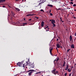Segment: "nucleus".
Listing matches in <instances>:
<instances>
[{
  "instance_id": "nucleus-33",
  "label": "nucleus",
  "mask_w": 76,
  "mask_h": 76,
  "mask_svg": "<svg viewBox=\"0 0 76 76\" xmlns=\"http://www.w3.org/2000/svg\"><path fill=\"white\" fill-rule=\"evenodd\" d=\"M70 4H73V3L72 2H70Z\"/></svg>"
},
{
  "instance_id": "nucleus-45",
  "label": "nucleus",
  "mask_w": 76,
  "mask_h": 76,
  "mask_svg": "<svg viewBox=\"0 0 76 76\" xmlns=\"http://www.w3.org/2000/svg\"><path fill=\"white\" fill-rule=\"evenodd\" d=\"M58 41V39H57V41Z\"/></svg>"
},
{
  "instance_id": "nucleus-31",
  "label": "nucleus",
  "mask_w": 76,
  "mask_h": 76,
  "mask_svg": "<svg viewBox=\"0 0 76 76\" xmlns=\"http://www.w3.org/2000/svg\"><path fill=\"white\" fill-rule=\"evenodd\" d=\"M60 21L61 22V21H62V19L61 17L60 18Z\"/></svg>"
},
{
  "instance_id": "nucleus-19",
  "label": "nucleus",
  "mask_w": 76,
  "mask_h": 76,
  "mask_svg": "<svg viewBox=\"0 0 76 76\" xmlns=\"http://www.w3.org/2000/svg\"><path fill=\"white\" fill-rule=\"evenodd\" d=\"M43 3V2H41L40 3H39V4L38 5V6H40L41 5V4Z\"/></svg>"
},
{
  "instance_id": "nucleus-10",
  "label": "nucleus",
  "mask_w": 76,
  "mask_h": 76,
  "mask_svg": "<svg viewBox=\"0 0 76 76\" xmlns=\"http://www.w3.org/2000/svg\"><path fill=\"white\" fill-rule=\"evenodd\" d=\"M71 48H75V45L74 44H72L71 45Z\"/></svg>"
},
{
  "instance_id": "nucleus-12",
  "label": "nucleus",
  "mask_w": 76,
  "mask_h": 76,
  "mask_svg": "<svg viewBox=\"0 0 76 76\" xmlns=\"http://www.w3.org/2000/svg\"><path fill=\"white\" fill-rule=\"evenodd\" d=\"M48 26L47 27H45V28H44V29H46V30H47L46 31V32H47V31H49V30H47V28H48V29H49V28H48Z\"/></svg>"
},
{
  "instance_id": "nucleus-49",
  "label": "nucleus",
  "mask_w": 76,
  "mask_h": 76,
  "mask_svg": "<svg viewBox=\"0 0 76 76\" xmlns=\"http://www.w3.org/2000/svg\"><path fill=\"white\" fill-rule=\"evenodd\" d=\"M52 21V20H50V22H51V21Z\"/></svg>"
},
{
  "instance_id": "nucleus-46",
  "label": "nucleus",
  "mask_w": 76,
  "mask_h": 76,
  "mask_svg": "<svg viewBox=\"0 0 76 76\" xmlns=\"http://www.w3.org/2000/svg\"><path fill=\"white\" fill-rule=\"evenodd\" d=\"M56 48V50H57V51H58V49H57V48Z\"/></svg>"
},
{
  "instance_id": "nucleus-55",
  "label": "nucleus",
  "mask_w": 76,
  "mask_h": 76,
  "mask_svg": "<svg viewBox=\"0 0 76 76\" xmlns=\"http://www.w3.org/2000/svg\"><path fill=\"white\" fill-rule=\"evenodd\" d=\"M74 11H76V10H74Z\"/></svg>"
},
{
  "instance_id": "nucleus-51",
  "label": "nucleus",
  "mask_w": 76,
  "mask_h": 76,
  "mask_svg": "<svg viewBox=\"0 0 76 76\" xmlns=\"http://www.w3.org/2000/svg\"><path fill=\"white\" fill-rule=\"evenodd\" d=\"M38 7V6H35V7Z\"/></svg>"
},
{
  "instance_id": "nucleus-57",
  "label": "nucleus",
  "mask_w": 76,
  "mask_h": 76,
  "mask_svg": "<svg viewBox=\"0 0 76 76\" xmlns=\"http://www.w3.org/2000/svg\"><path fill=\"white\" fill-rule=\"evenodd\" d=\"M75 40H76V39H74V41H75Z\"/></svg>"
},
{
  "instance_id": "nucleus-27",
  "label": "nucleus",
  "mask_w": 76,
  "mask_h": 76,
  "mask_svg": "<svg viewBox=\"0 0 76 76\" xmlns=\"http://www.w3.org/2000/svg\"><path fill=\"white\" fill-rule=\"evenodd\" d=\"M39 73H41V72H37L36 73V74H37L38 75V74H39Z\"/></svg>"
},
{
  "instance_id": "nucleus-61",
  "label": "nucleus",
  "mask_w": 76,
  "mask_h": 76,
  "mask_svg": "<svg viewBox=\"0 0 76 76\" xmlns=\"http://www.w3.org/2000/svg\"><path fill=\"white\" fill-rule=\"evenodd\" d=\"M73 16H75V15H73Z\"/></svg>"
},
{
  "instance_id": "nucleus-41",
  "label": "nucleus",
  "mask_w": 76,
  "mask_h": 76,
  "mask_svg": "<svg viewBox=\"0 0 76 76\" xmlns=\"http://www.w3.org/2000/svg\"><path fill=\"white\" fill-rule=\"evenodd\" d=\"M26 63H27V65H28V63H28V62H26Z\"/></svg>"
},
{
  "instance_id": "nucleus-48",
  "label": "nucleus",
  "mask_w": 76,
  "mask_h": 76,
  "mask_svg": "<svg viewBox=\"0 0 76 76\" xmlns=\"http://www.w3.org/2000/svg\"><path fill=\"white\" fill-rule=\"evenodd\" d=\"M72 69H73V66H72L71 67Z\"/></svg>"
},
{
  "instance_id": "nucleus-50",
  "label": "nucleus",
  "mask_w": 76,
  "mask_h": 76,
  "mask_svg": "<svg viewBox=\"0 0 76 76\" xmlns=\"http://www.w3.org/2000/svg\"><path fill=\"white\" fill-rule=\"evenodd\" d=\"M60 48H62V46H60Z\"/></svg>"
},
{
  "instance_id": "nucleus-18",
  "label": "nucleus",
  "mask_w": 76,
  "mask_h": 76,
  "mask_svg": "<svg viewBox=\"0 0 76 76\" xmlns=\"http://www.w3.org/2000/svg\"><path fill=\"white\" fill-rule=\"evenodd\" d=\"M33 16V15L29 14H28L26 16Z\"/></svg>"
},
{
  "instance_id": "nucleus-56",
  "label": "nucleus",
  "mask_w": 76,
  "mask_h": 76,
  "mask_svg": "<svg viewBox=\"0 0 76 76\" xmlns=\"http://www.w3.org/2000/svg\"><path fill=\"white\" fill-rule=\"evenodd\" d=\"M64 22V21H62V22Z\"/></svg>"
},
{
  "instance_id": "nucleus-52",
  "label": "nucleus",
  "mask_w": 76,
  "mask_h": 76,
  "mask_svg": "<svg viewBox=\"0 0 76 76\" xmlns=\"http://www.w3.org/2000/svg\"><path fill=\"white\" fill-rule=\"evenodd\" d=\"M23 20H25V18H24Z\"/></svg>"
},
{
  "instance_id": "nucleus-2",
  "label": "nucleus",
  "mask_w": 76,
  "mask_h": 76,
  "mask_svg": "<svg viewBox=\"0 0 76 76\" xmlns=\"http://www.w3.org/2000/svg\"><path fill=\"white\" fill-rule=\"evenodd\" d=\"M23 61H22L21 62H18L17 64V67H22V63H23Z\"/></svg>"
},
{
  "instance_id": "nucleus-47",
  "label": "nucleus",
  "mask_w": 76,
  "mask_h": 76,
  "mask_svg": "<svg viewBox=\"0 0 76 76\" xmlns=\"http://www.w3.org/2000/svg\"><path fill=\"white\" fill-rule=\"evenodd\" d=\"M3 7H5V6L4 5L3 6Z\"/></svg>"
},
{
  "instance_id": "nucleus-58",
  "label": "nucleus",
  "mask_w": 76,
  "mask_h": 76,
  "mask_svg": "<svg viewBox=\"0 0 76 76\" xmlns=\"http://www.w3.org/2000/svg\"><path fill=\"white\" fill-rule=\"evenodd\" d=\"M43 12H44V11L43 10Z\"/></svg>"
},
{
  "instance_id": "nucleus-9",
  "label": "nucleus",
  "mask_w": 76,
  "mask_h": 76,
  "mask_svg": "<svg viewBox=\"0 0 76 76\" xmlns=\"http://www.w3.org/2000/svg\"><path fill=\"white\" fill-rule=\"evenodd\" d=\"M6 0H0V3H3V2H5V1Z\"/></svg>"
},
{
  "instance_id": "nucleus-35",
  "label": "nucleus",
  "mask_w": 76,
  "mask_h": 76,
  "mask_svg": "<svg viewBox=\"0 0 76 76\" xmlns=\"http://www.w3.org/2000/svg\"><path fill=\"white\" fill-rule=\"evenodd\" d=\"M50 15L51 16H53V14H52L51 13H50Z\"/></svg>"
},
{
  "instance_id": "nucleus-28",
  "label": "nucleus",
  "mask_w": 76,
  "mask_h": 76,
  "mask_svg": "<svg viewBox=\"0 0 76 76\" xmlns=\"http://www.w3.org/2000/svg\"><path fill=\"white\" fill-rule=\"evenodd\" d=\"M42 26H39V29H41V28H42Z\"/></svg>"
},
{
  "instance_id": "nucleus-25",
  "label": "nucleus",
  "mask_w": 76,
  "mask_h": 76,
  "mask_svg": "<svg viewBox=\"0 0 76 76\" xmlns=\"http://www.w3.org/2000/svg\"><path fill=\"white\" fill-rule=\"evenodd\" d=\"M53 25V27H55L56 26V24L55 23H52Z\"/></svg>"
},
{
  "instance_id": "nucleus-44",
  "label": "nucleus",
  "mask_w": 76,
  "mask_h": 76,
  "mask_svg": "<svg viewBox=\"0 0 76 76\" xmlns=\"http://www.w3.org/2000/svg\"><path fill=\"white\" fill-rule=\"evenodd\" d=\"M51 10H50V12H49V13H51Z\"/></svg>"
},
{
  "instance_id": "nucleus-22",
  "label": "nucleus",
  "mask_w": 76,
  "mask_h": 76,
  "mask_svg": "<svg viewBox=\"0 0 76 76\" xmlns=\"http://www.w3.org/2000/svg\"><path fill=\"white\" fill-rule=\"evenodd\" d=\"M30 67L31 68H34V65H30Z\"/></svg>"
},
{
  "instance_id": "nucleus-16",
  "label": "nucleus",
  "mask_w": 76,
  "mask_h": 76,
  "mask_svg": "<svg viewBox=\"0 0 76 76\" xmlns=\"http://www.w3.org/2000/svg\"><path fill=\"white\" fill-rule=\"evenodd\" d=\"M68 68H69V65H66V69H65V70H67L68 69Z\"/></svg>"
},
{
  "instance_id": "nucleus-53",
  "label": "nucleus",
  "mask_w": 76,
  "mask_h": 76,
  "mask_svg": "<svg viewBox=\"0 0 76 76\" xmlns=\"http://www.w3.org/2000/svg\"><path fill=\"white\" fill-rule=\"evenodd\" d=\"M11 19H12V17H11Z\"/></svg>"
},
{
  "instance_id": "nucleus-6",
  "label": "nucleus",
  "mask_w": 76,
  "mask_h": 76,
  "mask_svg": "<svg viewBox=\"0 0 76 76\" xmlns=\"http://www.w3.org/2000/svg\"><path fill=\"white\" fill-rule=\"evenodd\" d=\"M41 25L42 27H43L44 26V22L43 21H42L41 23Z\"/></svg>"
},
{
  "instance_id": "nucleus-4",
  "label": "nucleus",
  "mask_w": 76,
  "mask_h": 76,
  "mask_svg": "<svg viewBox=\"0 0 76 76\" xmlns=\"http://www.w3.org/2000/svg\"><path fill=\"white\" fill-rule=\"evenodd\" d=\"M59 60V58H57L56 59H55L54 61V63L55 64V63H57L58 61Z\"/></svg>"
},
{
  "instance_id": "nucleus-40",
  "label": "nucleus",
  "mask_w": 76,
  "mask_h": 76,
  "mask_svg": "<svg viewBox=\"0 0 76 76\" xmlns=\"http://www.w3.org/2000/svg\"><path fill=\"white\" fill-rule=\"evenodd\" d=\"M40 11H41V12H42V11H43V10H42V9L41 10H40Z\"/></svg>"
},
{
  "instance_id": "nucleus-13",
  "label": "nucleus",
  "mask_w": 76,
  "mask_h": 76,
  "mask_svg": "<svg viewBox=\"0 0 76 76\" xmlns=\"http://www.w3.org/2000/svg\"><path fill=\"white\" fill-rule=\"evenodd\" d=\"M66 66V61H64V63L63 65H62V67H64Z\"/></svg>"
},
{
  "instance_id": "nucleus-20",
  "label": "nucleus",
  "mask_w": 76,
  "mask_h": 76,
  "mask_svg": "<svg viewBox=\"0 0 76 76\" xmlns=\"http://www.w3.org/2000/svg\"><path fill=\"white\" fill-rule=\"evenodd\" d=\"M42 2L43 3H44V2H45V1H46V0H42ZM42 1V0H40V1Z\"/></svg>"
},
{
  "instance_id": "nucleus-64",
  "label": "nucleus",
  "mask_w": 76,
  "mask_h": 76,
  "mask_svg": "<svg viewBox=\"0 0 76 76\" xmlns=\"http://www.w3.org/2000/svg\"><path fill=\"white\" fill-rule=\"evenodd\" d=\"M72 14H73V13H72Z\"/></svg>"
},
{
  "instance_id": "nucleus-24",
  "label": "nucleus",
  "mask_w": 76,
  "mask_h": 76,
  "mask_svg": "<svg viewBox=\"0 0 76 76\" xmlns=\"http://www.w3.org/2000/svg\"><path fill=\"white\" fill-rule=\"evenodd\" d=\"M23 26H25V25H26V24H27V23H23Z\"/></svg>"
},
{
  "instance_id": "nucleus-59",
  "label": "nucleus",
  "mask_w": 76,
  "mask_h": 76,
  "mask_svg": "<svg viewBox=\"0 0 76 76\" xmlns=\"http://www.w3.org/2000/svg\"><path fill=\"white\" fill-rule=\"evenodd\" d=\"M22 0V1H23V0Z\"/></svg>"
},
{
  "instance_id": "nucleus-38",
  "label": "nucleus",
  "mask_w": 76,
  "mask_h": 76,
  "mask_svg": "<svg viewBox=\"0 0 76 76\" xmlns=\"http://www.w3.org/2000/svg\"><path fill=\"white\" fill-rule=\"evenodd\" d=\"M67 75V73H66L65 75V76H66Z\"/></svg>"
},
{
  "instance_id": "nucleus-34",
  "label": "nucleus",
  "mask_w": 76,
  "mask_h": 76,
  "mask_svg": "<svg viewBox=\"0 0 76 76\" xmlns=\"http://www.w3.org/2000/svg\"><path fill=\"white\" fill-rule=\"evenodd\" d=\"M19 1V0H15V1L17 2V1Z\"/></svg>"
},
{
  "instance_id": "nucleus-26",
  "label": "nucleus",
  "mask_w": 76,
  "mask_h": 76,
  "mask_svg": "<svg viewBox=\"0 0 76 76\" xmlns=\"http://www.w3.org/2000/svg\"><path fill=\"white\" fill-rule=\"evenodd\" d=\"M68 72H71V71L70 70V69H68Z\"/></svg>"
},
{
  "instance_id": "nucleus-7",
  "label": "nucleus",
  "mask_w": 76,
  "mask_h": 76,
  "mask_svg": "<svg viewBox=\"0 0 76 76\" xmlns=\"http://www.w3.org/2000/svg\"><path fill=\"white\" fill-rule=\"evenodd\" d=\"M60 46H61V45H60V44L58 43L57 45H56V47H57V48H60Z\"/></svg>"
},
{
  "instance_id": "nucleus-37",
  "label": "nucleus",
  "mask_w": 76,
  "mask_h": 76,
  "mask_svg": "<svg viewBox=\"0 0 76 76\" xmlns=\"http://www.w3.org/2000/svg\"><path fill=\"white\" fill-rule=\"evenodd\" d=\"M35 18H36L37 19H38V18H39V17H35Z\"/></svg>"
},
{
  "instance_id": "nucleus-43",
  "label": "nucleus",
  "mask_w": 76,
  "mask_h": 76,
  "mask_svg": "<svg viewBox=\"0 0 76 76\" xmlns=\"http://www.w3.org/2000/svg\"><path fill=\"white\" fill-rule=\"evenodd\" d=\"M69 76H71V74L70 73Z\"/></svg>"
},
{
  "instance_id": "nucleus-32",
  "label": "nucleus",
  "mask_w": 76,
  "mask_h": 76,
  "mask_svg": "<svg viewBox=\"0 0 76 76\" xmlns=\"http://www.w3.org/2000/svg\"><path fill=\"white\" fill-rule=\"evenodd\" d=\"M76 6V5L75 4H74L73 5V7H75Z\"/></svg>"
},
{
  "instance_id": "nucleus-14",
  "label": "nucleus",
  "mask_w": 76,
  "mask_h": 76,
  "mask_svg": "<svg viewBox=\"0 0 76 76\" xmlns=\"http://www.w3.org/2000/svg\"><path fill=\"white\" fill-rule=\"evenodd\" d=\"M51 23H56V21H55V20H53V19L51 21Z\"/></svg>"
},
{
  "instance_id": "nucleus-3",
  "label": "nucleus",
  "mask_w": 76,
  "mask_h": 76,
  "mask_svg": "<svg viewBox=\"0 0 76 76\" xmlns=\"http://www.w3.org/2000/svg\"><path fill=\"white\" fill-rule=\"evenodd\" d=\"M34 69H31V70H28L27 72L28 73V72H31L28 73V75L29 76H31V75H32V73H33V72H34Z\"/></svg>"
},
{
  "instance_id": "nucleus-60",
  "label": "nucleus",
  "mask_w": 76,
  "mask_h": 76,
  "mask_svg": "<svg viewBox=\"0 0 76 76\" xmlns=\"http://www.w3.org/2000/svg\"><path fill=\"white\" fill-rule=\"evenodd\" d=\"M48 76H50V75H48Z\"/></svg>"
},
{
  "instance_id": "nucleus-11",
  "label": "nucleus",
  "mask_w": 76,
  "mask_h": 76,
  "mask_svg": "<svg viewBox=\"0 0 76 76\" xmlns=\"http://www.w3.org/2000/svg\"><path fill=\"white\" fill-rule=\"evenodd\" d=\"M49 7H53V5L51 4H48L47 5Z\"/></svg>"
},
{
  "instance_id": "nucleus-15",
  "label": "nucleus",
  "mask_w": 76,
  "mask_h": 76,
  "mask_svg": "<svg viewBox=\"0 0 76 76\" xmlns=\"http://www.w3.org/2000/svg\"><path fill=\"white\" fill-rule=\"evenodd\" d=\"M15 15V13H13V12H11V16H14Z\"/></svg>"
},
{
  "instance_id": "nucleus-23",
  "label": "nucleus",
  "mask_w": 76,
  "mask_h": 76,
  "mask_svg": "<svg viewBox=\"0 0 76 76\" xmlns=\"http://www.w3.org/2000/svg\"><path fill=\"white\" fill-rule=\"evenodd\" d=\"M62 43V42H61V41H60V42H59V45H61V43Z\"/></svg>"
},
{
  "instance_id": "nucleus-8",
  "label": "nucleus",
  "mask_w": 76,
  "mask_h": 76,
  "mask_svg": "<svg viewBox=\"0 0 76 76\" xmlns=\"http://www.w3.org/2000/svg\"><path fill=\"white\" fill-rule=\"evenodd\" d=\"M23 62L22 63V67H23V69H24L25 68V66H26V65H25V64H23Z\"/></svg>"
},
{
  "instance_id": "nucleus-39",
  "label": "nucleus",
  "mask_w": 76,
  "mask_h": 76,
  "mask_svg": "<svg viewBox=\"0 0 76 76\" xmlns=\"http://www.w3.org/2000/svg\"><path fill=\"white\" fill-rule=\"evenodd\" d=\"M31 20H32V19H30L28 20L29 21H30Z\"/></svg>"
},
{
  "instance_id": "nucleus-36",
  "label": "nucleus",
  "mask_w": 76,
  "mask_h": 76,
  "mask_svg": "<svg viewBox=\"0 0 76 76\" xmlns=\"http://www.w3.org/2000/svg\"><path fill=\"white\" fill-rule=\"evenodd\" d=\"M73 17L74 18V19H76V17H75L73 16Z\"/></svg>"
},
{
  "instance_id": "nucleus-17",
  "label": "nucleus",
  "mask_w": 76,
  "mask_h": 76,
  "mask_svg": "<svg viewBox=\"0 0 76 76\" xmlns=\"http://www.w3.org/2000/svg\"><path fill=\"white\" fill-rule=\"evenodd\" d=\"M69 39H70V41H71L72 40V36H70Z\"/></svg>"
},
{
  "instance_id": "nucleus-62",
  "label": "nucleus",
  "mask_w": 76,
  "mask_h": 76,
  "mask_svg": "<svg viewBox=\"0 0 76 76\" xmlns=\"http://www.w3.org/2000/svg\"><path fill=\"white\" fill-rule=\"evenodd\" d=\"M9 6V7H10V6Z\"/></svg>"
},
{
  "instance_id": "nucleus-54",
  "label": "nucleus",
  "mask_w": 76,
  "mask_h": 76,
  "mask_svg": "<svg viewBox=\"0 0 76 76\" xmlns=\"http://www.w3.org/2000/svg\"><path fill=\"white\" fill-rule=\"evenodd\" d=\"M76 65V64H75V66Z\"/></svg>"
},
{
  "instance_id": "nucleus-1",
  "label": "nucleus",
  "mask_w": 76,
  "mask_h": 76,
  "mask_svg": "<svg viewBox=\"0 0 76 76\" xmlns=\"http://www.w3.org/2000/svg\"><path fill=\"white\" fill-rule=\"evenodd\" d=\"M56 69H55L53 70L52 71V73H53V74H54V75H58L59 74H58V71H57L56 72Z\"/></svg>"
},
{
  "instance_id": "nucleus-21",
  "label": "nucleus",
  "mask_w": 76,
  "mask_h": 76,
  "mask_svg": "<svg viewBox=\"0 0 76 76\" xmlns=\"http://www.w3.org/2000/svg\"><path fill=\"white\" fill-rule=\"evenodd\" d=\"M15 9H16V10H18V12L20 11V10L19 9V8H15Z\"/></svg>"
},
{
  "instance_id": "nucleus-29",
  "label": "nucleus",
  "mask_w": 76,
  "mask_h": 76,
  "mask_svg": "<svg viewBox=\"0 0 76 76\" xmlns=\"http://www.w3.org/2000/svg\"><path fill=\"white\" fill-rule=\"evenodd\" d=\"M57 10H61V8H59L58 9H57Z\"/></svg>"
},
{
  "instance_id": "nucleus-30",
  "label": "nucleus",
  "mask_w": 76,
  "mask_h": 76,
  "mask_svg": "<svg viewBox=\"0 0 76 76\" xmlns=\"http://www.w3.org/2000/svg\"><path fill=\"white\" fill-rule=\"evenodd\" d=\"M70 50V49H69L68 50H67V53H69V51Z\"/></svg>"
},
{
  "instance_id": "nucleus-63",
  "label": "nucleus",
  "mask_w": 76,
  "mask_h": 76,
  "mask_svg": "<svg viewBox=\"0 0 76 76\" xmlns=\"http://www.w3.org/2000/svg\"><path fill=\"white\" fill-rule=\"evenodd\" d=\"M70 9V8H69V9Z\"/></svg>"
},
{
  "instance_id": "nucleus-42",
  "label": "nucleus",
  "mask_w": 76,
  "mask_h": 76,
  "mask_svg": "<svg viewBox=\"0 0 76 76\" xmlns=\"http://www.w3.org/2000/svg\"><path fill=\"white\" fill-rule=\"evenodd\" d=\"M70 1H73V0H70Z\"/></svg>"
},
{
  "instance_id": "nucleus-5",
  "label": "nucleus",
  "mask_w": 76,
  "mask_h": 76,
  "mask_svg": "<svg viewBox=\"0 0 76 76\" xmlns=\"http://www.w3.org/2000/svg\"><path fill=\"white\" fill-rule=\"evenodd\" d=\"M53 50V48H51L50 49V53L52 56H53V53H52V50Z\"/></svg>"
}]
</instances>
